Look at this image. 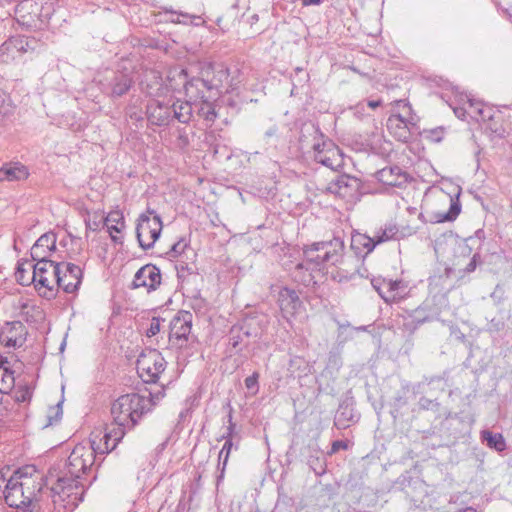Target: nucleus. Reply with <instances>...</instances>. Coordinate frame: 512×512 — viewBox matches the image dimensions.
Here are the masks:
<instances>
[{"label": "nucleus", "instance_id": "nucleus-44", "mask_svg": "<svg viewBox=\"0 0 512 512\" xmlns=\"http://www.w3.org/2000/svg\"><path fill=\"white\" fill-rule=\"evenodd\" d=\"M397 233L398 228L395 225L385 226L384 229H381L373 236L376 246L389 240L396 239Z\"/></svg>", "mask_w": 512, "mask_h": 512}, {"label": "nucleus", "instance_id": "nucleus-55", "mask_svg": "<svg viewBox=\"0 0 512 512\" xmlns=\"http://www.w3.org/2000/svg\"><path fill=\"white\" fill-rule=\"evenodd\" d=\"M485 240V232L483 229H478L475 231L474 235L468 237L466 239L467 246L472 249L475 244H477V248H480L482 243Z\"/></svg>", "mask_w": 512, "mask_h": 512}, {"label": "nucleus", "instance_id": "nucleus-56", "mask_svg": "<svg viewBox=\"0 0 512 512\" xmlns=\"http://www.w3.org/2000/svg\"><path fill=\"white\" fill-rule=\"evenodd\" d=\"M258 379H259V373L258 372H254L252 375L248 376L244 380L245 387L249 391H252L254 394L257 393L258 390H259Z\"/></svg>", "mask_w": 512, "mask_h": 512}, {"label": "nucleus", "instance_id": "nucleus-31", "mask_svg": "<svg viewBox=\"0 0 512 512\" xmlns=\"http://www.w3.org/2000/svg\"><path fill=\"white\" fill-rule=\"evenodd\" d=\"M350 247L356 256L364 258L375 249L376 243L373 237L356 232L351 236Z\"/></svg>", "mask_w": 512, "mask_h": 512}, {"label": "nucleus", "instance_id": "nucleus-22", "mask_svg": "<svg viewBox=\"0 0 512 512\" xmlns=\"http://www.w3.org/2000/svg\"><path fill=\"white\" fill-rule=\"evenodd\" d=\"M360 414L355 411L353 397H345L339 404L334 417V426L337 429H346L359 421Z\"/></svg>", "mask_w": 512, "mask_h": 512}, {"label": "nucleus", "instance_id": "nucleus-5", "mask_svg": "<svg viewBox=\"0 0 512 512\" xmlns=\"http://www.w3.org/2000/svg\"><path fill=\"white\" fill-rule=\"evenodd\" d=\"M192 320L193 315L182 310L170 322L169 343L178 350L179 360H187L198 350V340L191 335Z\"/></svg>", "mask_w": 512, "mask_h": 512}, {"label": "nucleus", "instance_id": "nucleus-38", "mask_svg": "<svg viewBox=\"0 0 512 512\" xmlns=\"http://www.w3.org/2000/svg\"><path fill=\"white\" fill-rule=\"evenodd\" d=\"M481 438L486 442V445L496 450L497 452H502L506 449V442L501 433H493L488 430H484L481 432Z\"/></svg>", "mask_w": 512, "mask_h": 512}, {"label": "nucleus", "instance_id": "nucleus-59", "mask_svg": "<svg viewBox=\"0 0 512 512\" xmlns=\"http://www.w3.org/2000/svg\"><path fill=\"white\" fill-rule=\"evenodd\" d=\"M349 448L348 441L345 440H336L331 445V450L328 452V455H333L337 453L339 450H347Z\"/></svg>", "mask_w": 512, "mask_h": 512}, {"label": "nucleus", "instance_id": "nucleus-35", "mask_svg": "<svg viewBox=\"0 0 512 512\" xmlns=\"http://www.w3.org/2000/svg\"><path fill=\"white\" fill-rule=\"evenodd\" d=\"M408 386L407 383L402 387L400 391H398L395 396L392 398V401L390 403V414L394 421H396L398 418L403 416L402 409L407 405V392H408Z\"/></svg>", "mask_w": 512, "mask_h": 512}, {"label": "nucleus", "instance_id": "nucleus-26", "mask_svg": "<svg viewBox=\"0 0 512 512\" xmlns=\"http://www.w3.org/2000/svg\"><path fill=\"white\" fill-rule=\"evenodd\" d=\"M405 312L408 314V318L410 319L411 323L415 325V327L425 322L433 321L439 316V311L433 307L429 301H424L415 309H406Z\"/></svg>", "mask_w": 512, "mask_h": 512}, {"label": "nucleus", "instance_id": "nucleus-14", "mask_svg": "<svg viewBox=\"0 0 512 512\" xmlns=\"http://www.w3.org/2000/svg\"><path fill=\"white\" fill-rule=\"evenodd\" d=\"M314 151V160L317 163L331 169L338 171L344 166V157L342 150L335 145L331 140H323L322 142H315L312 146Z\"/></svg>", "mask_w": 512, "mask_h": 512}, {"label": "nucleus", "instance_id": "nucleus-34", "mask_svg": "<svg viewBox=\"0 0 512 512\" xmlns=\"http://www.w3.org/2000/svg\"><path fill=\"white\" fill-rule=\"evenodd\" d=\"M313 271L317 270L304 262H298L292 270V278L295 282L307 287L311 283H314Z\"/></svg>", "mask_w": 512, "mask_h": 512}, {"label": "nucleus", "instance_id": "nucleus-29", "mask_svg": "<svg viewBox=\"0 0 512 512\" xmlns=\"http://www.w3.org/2000/svg\"><path fill=\"white\" fill-rule=\"evenodd\" d=\"M409 121L400 114H393L387 119V128L399 141L406 142L410 136Z\"/></svg>", "mask_w": 512, "mask_h": 512}, {"label": "nucleus", "instance_id": "nucleus-53", "mask_svg": "<svg viewBox=\"0 0 512 512\" xmlns=\"http://www.w3.org/2000/svg\"><path fill=\"white\" fill-rule=\"evenodd\" d=\"M418 405L421 410H432L437 412L440 409V403L436 399H430L425 396L419 398Z\"/></svg>", "mask_w": 512, "mask_h": 512}, {"label": "nucleus", "instance_id": "nucleus-37", "mask_svg": "<svg viewBox=\"0 0 512 512\" xmlns=\"http://www.w3.org/2000/svg\"><path fill=\"white\" fill-rule=\"evenodd\" d=\"M460 189L458 190L456 200L451 199L450 208L446 213H437L431 220L434 223H443L454 221L461 212V203L459 202Z\"/></svg>", "mask_w": 512, "mask_h": 512}, {"label": "nucleus", "instance_id": "nucleus-15", "mask_svg": "<svg viewBox=\"0 0 512 512\" xmlns=\"http://www.w3.org/2000/svg\"><path fill=\"white\" fill-rule=\"evenodd\" d=\"M360 188L361 181L358 178L348 174H341L328 183L326 190L342 199L352 201L358 198Z\"/></svg>", "mask_w": 512, "mask_h": 512}, {"label": "nucleus", "instance_id": "nucleus-17", "mask_svg": "<svg viewBox=\"0 0 512 512\" xmlns=\"http://www.w3.org/2000/svg\"><path fill=\"white\" fill-rule=\"evenodd\" d=\"M60 273L57 275L56 288H62L65 293L76 292L83 278L80 266L69 262H59Z\"/></svg>", "mask_w": 512, "mask_h": 512}, {"label": "nucleus", "instance_id": "nucleus-39", "mask_svg": "<svg viewBox=\"0 0 512 512\" xmlns=\"http://www.w3.org/2000/svg\"><path fill=\"white\" fill-rule=\"evenodd\" d=\"M228 417H229V426L227 428V433H226V435L222 436V438L225 439V443H224L221 451L219 452V460L220 461L223 460V467H225L227 464V461H228V458H229V455H230V452H231V449L233 446L232 434L235 429V424L232 422L231 412L229 413Z\"/></svg>", "mask_w": 512, "mask_h": 512}, {"label": "nucleus", "instance_id": "nucleus-57", "mask_svg": "<svg viewBox=\"0 0 512 512\" xmlns=\"http://www.w3.org/2000/svg\"><path fill=\"white\" fill-rule=\"evenodd\" d=\"M163 321L164 319H162L161 317H153L150 326L146 331V336L152 337L158 334L160 332L161 322Z\"/></svg>", "mask_w": 512, "mask_h": 512}, {"label": "nucleus", "instance_id": "nucleus-63", "mask_svg": "<svg viewBox=\"0 0 512 512\" xmlns=\"http://www.w3.org/2000/svg\"><path fill=\"white\" fill-rule=\"evenodd\" d=\"M480 258V255L479 253H475L472 257V259L470 260V262L467 264L466 268H465V271L467 272H473L476 268V260Z\"/></svg>", "mask_w": 512, "mask_h": 512}, {"label": "nucleus", "instance_id": "nucleus-49", "mask_svg": "<svg viewBox=\"0 0 512 512\" xmlns=\"http://www.w3.org/2000/svg\"><path fill=\"white\" fill-rule=\"evenodd\" d=\"M1 382L2 386L0 387V392L2 394H8L15 384L14 372L3 369L1 371Z\"/></svg>", "mask_w": 512, "mask_h": 512}, {"label": "nucleus", "instance_id": "nucleus-19", "mask_svg": "<svg viewBox=\"0 0 512 512\" xmlns=\"http://www.w3.org/2000/svg\"><path fill=\"white\" fill-rule=\"evenodd\" d=\"M161 279L160 269L154 264H146L135 273L131 288H146L147 292H152L161 285Z\"/></svg>", "mask_w": 512, "mask_h": 512}, {"label": "nucleus", "instance_id": "nucleus-27", "mask_svg": "<svg viewBox=\"0 0 512 512\" xmlns=\"http://www.w3.org/2000/svg\"><path fill=\"white\" fill-rule=\"evenodd\" d=\"M278 303L283 313L293 315L302 305L299 294L296 290L283 287L279 291Z\"/></svg>", "mask_w": 512, "mask_h": 512}, {"label": "nucleus", "instance_id": "nucleus-58", "mask_svg": "<svg viewBox=\"0 0 512 512\" xmlns=\"http://www.w3.org/2000/svg\"><path fill=\"white\" fill-rule=\"evenodd\" d=\"M505 328V322L500 318H493L487 324V331L490 333H498Z\"/></svg>", "mask_w": 512, "mask_h": 512}, {"label": "nucleus", "instance_id": "nucleus-43", "mask_svg": "<svg viewBox=\"0 0 512 512\" xmlns=\"http://www.w3.org/2000/svg\"><path fill=\"white\" fill-rule=\"evenodd\" d=\"M125 117L133 122L137 128H142L146 120L145 113L143 114L142 110L133 104H129L125 108Z\"/></svg>", "mask_w": 512, "mask_h": 512}, {"label": "nucleus", "instance_id": "nucleus-23", "mask_svg": "<svg viewBox=\"0 0 512 512\" xmlns=\"http://www.w3.org/2000/svg\"><path fill=\"white\" fill-rule=\"evenodd\" d=\"M181 74L184 77L183 86L185 89V94L190 99V102L191 100L197 102L204 99H210L208 98V95H210V87L206 81V78L193 77L190 80H187V73L184 70L181 71Z\"/></svg>", "mask_w": 512, "mask_h": 512}, {"label": "nucleus", "instance_id": "nucleus-1", "mask_svg": "<svg viewBox=\"0 0 512 512\" xmlns=\"http://www.w3.org/2000/svg\"><path fill=\"white\" fill-rule=\"evenodd\" d=\"M96 454L105 453L94 450L91 434L88 448L76 445L62 467L50 471V476L56 477V483L51 487L52 502L55 506H62L65 512H73L83 501L84 485L80 479L93 465Z\"/></svg>", "mask_w": 512, "mask_h": 512}, {"label": "nucleus", "instance_id": "nucleus-40", "mask_svg": "<svg viewBox=\"0 0 512 512\" xmlns=\"http://www.w3.org/2000/svg\"><path fill=\"white\" fill-rule=\"evenodd\" d=\"M162 11L166 14L176 15L177 17L170 18L169 21L175 24H188L192 23L194 25H199L198 22H194L195 20L201 19L200 16L192 15L189 13H185L182 11H176L172 7L162 6Z\"/></svg>", "mask_w": 512, "mask_h": 512}, {"label": "nucleus", "instance_id": "nucleus-45", "mask_svg": "<svg viewBox=\"0 0 512 512\" xmlns=\"http://www.w3.org/2000/svg\"><path fill=\"white\" fill-rule=\"evenodd\" d=\"M343 361L341 357V351L338 348H334L329 351L326 369L331 372H338L342 367Z\"/></svg>", "mask_w": 512, "mask_h": 512}, {"label": "nucleus", "instance_id": "nucleus-48", "mask_svg": "<svg viewBox=\"0 0 512 512\" xmlns=\"http://www.w3.org/2000/svg\"><path fill=\"white\" fill-rule=\"evenodd\" d=\"M165 396V387L163 385L156 386L148 391V396L145 400L149 401V412L152 408L159 403Z\"/></svg>", "mask_w": 512, "mask_h": 512}, {"label": "nucleus", "instance_id": "nucleus-28", "mask_svg": "<svg viewBox=\"0 0 512 512\" xmlns=\"http://www.w3.org/2000/svg\"><path fill=\"white\" fill-rule=\"evenodd\" d=\"M468 109L464 107H455L453 108L455 115L459 118L464 120L466 117V114L469 113L472 118H474L476 121H487L492 118V115L490 114V111H487L483 108V104L480 101H476L474 99H468Z\"/></svg>", "mask_w": 512, "mask_h": 512}, {"label": "nucleus", "instance_id": "nucleus-7", "mask_svg": "<svg viewBox=\"0 0 512 512\" xmlns=\"http://www.w3.org/2000/svg\"><path fill=\"white\" fill-rule=\"evenodd\" d=\"M35 264H30L34 275V288L39 296L47 300L54 299L57 296L56 279L60 273L59 262L49 259L34 260Z\"/></svg>", "mask_w": 512, "mask_h": 512}, {"label": "nucleus", "instance_id": "nucleus-2", "mask_svg": "<svg viewBox=\"0 0 512 512\" xmlns=\"http://www.w3.org/2000/svg\"><path fill=\"white\" fill-rule=\"evenodd\" d=\"M148 412L149 401L145 400L144 395L128 393L119 396L111 405V415L117 427L93 431L94 450L104 453L113 451L124 437L125 431L133 429Z\"/></svg>", "mask_w": 512, "mask_h": 512}, {"label": "nucleus", "instance_id": "nucleus-47", "mask_svg": "<svg viewBox=\"0 0 512 512\" xmlns=\"http://www.w3.org/2000/svg\"><path fill=\"white\" fill-rule=\"evenodd\" d=\"M15 277L16 281L22 286H29L30 284L34 285V275L28 274V271L24 268L23 262H18Z\"/></svg>", "mask_w": 512, "mask_h": 512}, {"label": "nucleus", "instance_id": "nucleus-6", "mask_svg": "<svg viewBox=\"0 0 512 512\" xmlns=\"http://www.w3.org/2000/svg\"><path fill=\"white\" fill-rule=\"evenodd\" d=\"M344 250V241L340 236H334L328 241L305 244L302 247L303 262L320 271L326 264L336 265L339 263L343 258Z\"/></svg>", "mask_w": 512, "mask_h": 512}, {"label": "nucleus", "instance_id": "nucleus-12", "mask_svg": "<svg viewBox=\"0 0 512 512\" xmlns=\"http://www.w3.org/2000/svg\"><path fill=\"white\" fill-rule=\"evenodd\" d=\"M165 367L166 361L156 349L143 351L137 359V373L145 383L156 384Z\"/></svg>", "mask_w": 512, "mask_h": 512}, {"label": "nucleus", "instance_id": "nucleus-60", "mask_svg": "<svg viewBox=\"0 0 512 512\" xmlns=\"http://www.w3.org/2000/svg\"><path fill=\"white\" fill-rule=\"evenodd\" d=\"M428 133V137L434 142H439L444 137V129L442 127L431 129Z\"/></svg>", "mask_w": 512, "mask_h": 512}, {"label": "nucleus", "instance_id": "nucleus-3", "mask_svg": "<svg viewBox=\"0 0 512 512\" xmlns=\"http://www.w3.org/2000/svg\"><path fill=\"white\" fill-rule=\"evenodd\" d=\"M194 109L190 101L181 99H151L145 106L147 128H167L175 121L188 124L193 119Z\"/></svg>", "mask_w": 512, "mask_h": 512}, {"label": "nucleus", "instance_id": "nucleus-30", "mask_svg": "<svg viewBox=\"0 0 512 512\" xmlns=\"http://www.w3.org/2000/svg\"><path fill=\"white\" fill-rule=\"evenodd\" d=\"M29 176L28 168L20 162L5 163L0 167L1 181H20Z\"/></svg>", "mask_w": 512, "mask_h": 512}, {"label": "nucleus", "instance_id": "nucleus-36", "mask_svg": "<svg viewBox=\"0 0 512 512\" xmlns=\"http://www.w3.org/2000/svg\"><path fill=\"white\" fill-rule=\"evenodd\" d=\"M216 100L217 99H204L196 104L197 114L208 123H213L218 116L215 105Z\"/></svg>", "mask_w": 512, "mask_h": 512}, {"label": "nucleus", "instance_id": "nucleus-10", "mask_svg": "<svg viewBox=\"0 0 512 512\" xmlns=\"http://www.w3.org/2000/svg\"><path fill=\"white\" fill-rule=\"evenodd\" d=\"M162 231L161 217L151 208L142 213L136 225V237L143 250L151 249Z\"/></svg>", "mask_w": 512, "mask_h": 512}, {"label": "nucleus", "instance_id": "nucleus-16", "mask_svg": "<svg viewBox=\"0 0 512 512\" xmlns=\"http://www.w3.org/2000/svg\"><path fill=\"white\" fill-rule=\"evenodd\" d=\"M43 34L40 37L35 36H24L17 35L8 38L5 42L0 46V54L1 55H12L14 58V52L19 54H24L28 52H33L39 49L42 44L45 42L43 39Z\"/></svg>", "mask_w": 512, "mask_h": 512}, {"label": "nucleus", "instance_id": "nucleus-61", "mask_svg": "<svg viewBox=\"0 0 512 512\" xmlns=\"http://www.w3.org/2000/svg\"><path fill=\"white\" fill-rule=\"evenodd\" d=\"M302 366H305V360L300 356H293L290 358L289 367L295 370H300Z\"/></svg>", "mask_w": 512, "mask_h": 512}, {"label": "nucleus", "instance_id": "nucleus-32", "mask_svg": "<svg viewBox=\"0 0 512 512\" xmlns=\"http://www.w3.org/2000/svg\"><path fill=\"white\" fill-rule=\"evenodd\" d=\"M105 225L110 232L111 240L114 243H122V238L113 235V232L120 233L125 226L123 214L119 211L110 212L105 218Z\"/></svg>", "mask_w": 512, "mask_h": 512}, {"label": "nucleus", "instance_id": "nucleus-54", "mask_svg": "<svg viewBox=\"0 0 512 512\" xmlns=\"http://www.w3.org/2000/svg\"><path fill=\"white\" fill-rule=\"evenodd\" d=\"M243 336L242 330H240V325H234L230 330L229 343L232 347L236 348L242 343Z\"/></svg>", "mask_w": 512, "mask_h": 512}, {"label": "nucleus", "instance_id": "nucleus-11", "mask_svg": "<svg viewBox=\"0 0 512 512\" xmlns=\"http://www.w3.org/2000/svg\"><path fill=\"white\" fill-rule=\"evenodd\" d=\"M177 278L184 290L183 294L195 301L192 305L194 309H201L204 305V299L201 297V290L198 287H192L197 284L198 280H202L197 272V266L194 263H186L179 261L176 264Z\"/></svg>", "mask_w": 512, "mask_h": 512}, {"label": "nucleus", "instance_id": "nucleus-13", "mask_svg": "<svg viewBox=\"0 0 512 512\" xmlns=\"http://www.w3.org/2000/svg\"><path fill=\"white\" fill-rule=\"evenodd\" d=\"M22 475L19 471H15L12 476L7 480L4 485V500L6 504L11 508H24L30 507L32 504V493L26 495L24 492V486L28 485L30 481L26 478V481H20Z\"/></svg>", "mask_w": 512, "mask_h": 512}, {"label": "nucleus", "instance_id": "nucleus-64", "mask_svg": "<svg viewBox=\"0 0 512 512\" xmlns=\"http://www.w3.org/2000/svg\"><path fill=\"white\" fill-rule=\"evenodd\" d=\"M451 334H454L456 339L461 342L466 341V335L456 326L451 328Z\"/></svg>", "mask_w": 512, "mask_h": 512}, {"label": "nucleus", "instance_id": "nucleus-62", "mask_svg": "<svg viewBox=\"0 0 512 512\" xmlns=\"http://www.w3.org/2000/svg\"><path fill=\"white\" fill-rule=\"evenodd\" d=\"M279 128L276 124L271 125L264 133V138L269 139L278 136Z\"/></svg>", "mask_w": 512, "mask_h": 512}, {"label": "nucleus", "instance_id": "nucleus-50", "mask_svg": "<svg viewBox=\"0 0 512 512\" xmlns=\"http://www.w3.org/2000/svg\"><path fill=\"white\" fill-rule=\"evenodd\" d=\"M63 411H62V403L59 402L57 405L50 407L47 412V423L45 424V427L51 426L58 421H60L62 417Z\"/></svg>", "mask_w": 512, "mask_h": 512}, {"label": "nucleus", "instance_id": "nucleus-33", "mask_svg": "<svg viewBox=\"0 0 512 512\" xmlns=\"http://www.w3.org/2000/svg\"><path fill=\"white\" fill-rule=\"evenodd\" d=\"M307 463L316 476H322L327 471L326 456L319 449H310Z\"/></svg>", "mask_w": 512, "mask_h": 512}, {"label": "nucleus", "instance_id": "nucleus-51", "mask_svg": "<svg viewBox=\"0 0 512 512\" xmlns=\"http://www.w3.org/2000/svg\"><path fill=\"white\" fill-rule=\"evenodd\" d=\"M13 398L18 403L29 402L32 398V389L28 385L20 386L14 391Z\"/></svg>", "mask_w": 512, "mask_h": 512}, {"label": "nucleus", "instance_id": "nucleus-46", "mask_svg": "<svg viewBox=\"0 0 512 512\" xmlns=\"http://www.w3.org/2000/svg\"><path fill=\"white\" fill-rule=\"evenodd\" d=\"M229 94L230 95L227 96L223 101L229 108L234 110L236 113L240 111L243 104L253 101V99H247L245 97L240 96L239 93L233 94V92H231Z\"/></svg>", "mask_w": 512, "mask_h": 512}, {"label": "nucleus", "instance_id": "nucleus-8", "mask_svg": "<svg viewBox=\"0 0 512 512\" xmlns=\"http://www.w3.org/2000/svg\"><path fill=\"white\" fill-rule=\"evenodd\" d=\"M206 73V81L210 87L208 98L218 99L223 93L234 92L241 82L238 79L239 71L237 69L231 71L223 63L211 64Z\"/></svg>", "mask_w": 512, "mask_h": 512}, {"label": "nucleus", "instance_id": "nucleus-24", "mask_svg": "<svg viewBox=\"0 0 512 512\" xmlns=\"http://www.w3.org/2000/svg\"><path fill=\"white\" fill-rule=\"evenodd\" d=\"M375 177L382 184L391 187H401L408 182V174L397 165L378 170Z\"/></svg>", "mask_w": 512, "mask_h": 512}, {"label": "nucleus", "instance_id": "nucleus-41", "mask_svg": "<svg viewBox=\"0 0 512 512\" xmlns=\"http://www.w3.org/2000/svg\"><path fill=\"white\" fill-rule=\"evenodd\" d=\"M22 315L28 323H40L44 320L43 310L36 305L25 304L22 306Z\"/></svg>", "mask_w": 512, "mask_h": 512}, {"label": "nucleus", "instance_id": "nucleus-9", "mask_svg": "<svg viewBox=\"0 0 512 512\" xmlns=\"http://www.w3.org/2000/svg\"><path fill=\"white\" fill-rule=\"evenodd\" d=\"M134 84L133 71L120 66L115 70L108 71L100 81L101 91L113 101L127 95L134 87Z\"/></svg>", "mask_w": 512, "mask_h": 512}, {"label": "nucleus", "instance_id": "nucleus-52", "mask_svg": "<svg viewBox=\"0 0 512 512\" xmlns=\"http://www.w3.org/2000/svg\"><path fill=\"white\" fill-rule=\"evenodd\" d=\"M190 244L185 238H180L176 243H174L170 250L167 252V255L170 257H178L181 254L185 253L189 248Z\"/></svg>", "mask_w": 512, "mask_h": 512}, {"label": "nucleus", "instance_id": "nucleus-4", "mask_svg": "<svg viewBox=\"0 0 512 512\" xmlns=\"http://www.w3.org/2000/svg\"><path fill=\"white\" fill-rule=\"evenodd\" d=\"M55 4L54 0H21L15 7V19L27 30L43 31L51 26Z\"/></svg>", "mask_w": 512, "mask_h": 512}, {"label": "nucleus", "instance_id": "nucleus-20", "mask_svg": "<svg viewBox=\"0 0 512 512\" xmlns=\"http://www.w3.org/2000/svg\"><path fill=\"white\" fill-rule=\"evenodd\" d=\"M269 324V318L266 314L252 311L243 317L240 325V330L247 338L259 339Z\"/></svg>", "mask_w": 512, "mask_h": 512}, {"label": "nucleus", "instance_id": "nucleus-25", "mask_svg": "<svg viewBox=\"0 0 512 512\" xmlns=\"http://www.w3.org/2000/svg\"><path fill=\"white\" fill-rule=\"evenodd\" d=\"M56 249V234L47 232L41 235L31 248L32 260L48 259L49 253Z\"/></svg>", "mask_w": 512, "mask_h": 512}, {"label": "nucleus", "instance_id": "nucleus-21", "mask_svg": "<svg viewBox=\"0 0 512 512\" xmlns=\"http://www.w3.org/2000/svg\"><path fill=\"white\" fill-rule=\"evenodd\" d=\"M26 328L20 321L7 322L0 331V342L8 348L21 347L26 341Z\"/></svg>", "mask_w": 512, "mask_h": 512}, {"label": "nucleus", "instance_id": "nucleus-18", "mask_svg": "<svg viewBox=\"0 0 512 512\" xmlns=\"http://www.w3.org/2000/svg\"><path fill=\"white\" fill-rule=\"evenodd\" d=\"M371 284L386 303L400 301L407 288L403 280H388L382 277H373Z\"/></svg>", "mask_w": 512, "mask_h": 512}, {"label": "nucleus", "instance_id": "nucleus-42", "mask_svg": "<svg viewBox=\"0 0 512 512\" xmlns=\"http://www.w3.org/2000/svg\"><path fill=\"white\" fill-rule=\"evenodd\" d=\"M447 374L448 373L445 371L443 373V375L430 376V377L424 376L420 382H418L417 384H415L413 386L414 393L423 391L425 386H435V385L439 386L441 384H442V386L440 387V390L443 391L444 390L443 382L445 381Z\"/></svg>", "mask_w": 512, "mask_h": 512}]
</instances>
